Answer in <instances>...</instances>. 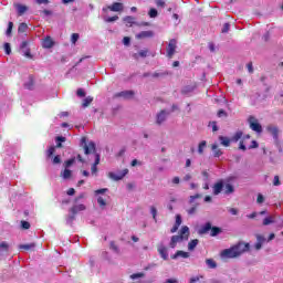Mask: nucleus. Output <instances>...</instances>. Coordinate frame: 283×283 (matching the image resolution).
Masks as SVG:
<instances>
[{
  "label": "nucleus",
  "instance_id": "f257e3e1",
  "mask_svg": "<svg viewBox=\"0 0 283 283\" xmlns=\"http://www.w3.org/2000/svg\"><path fill=\"white\" fill-rule=\"evenodd\" d=\"M248 251H251V243L239 241L229 249L221 251L220 258L222 260H233L235 258H240V255H243V253H248Z\"/></svg>",
  "mask_w": 283,
  "mask_h": 283
},
{
  "label": "nucleus",
  "instance_id": "f03ea898",
  "mask_svg": "<svg viewBox=\"0 0 283 283\" xmlns=\"http://www.w3.org/2000/svg\"><path fill=\"white\" fill-rule=\"evenodd\" d=\"M81 145L83 146L85 156H90V154H94L95 161L91 167V172L98 174V165H101V155L96 153V144L94 142H90L87 144V137H82Z\"/></svg>",
  "mask_w": 283,
  "mask_h": 283
},
{
  "label": "nucleus",
  "instance_id": "7ed1b4c3",
  "mask_svg": "<svg viewBox=\"0 0 283 283\" xmlns=\"http://www.w3.org/2000/svg\"><path fill=\"white\" fill-rule=\"evenodd\" d=\"M189 235H190L189 227L187 226L181 227L179 235L171 237L170 243H169L170 249H176L178 242H185L189 240Z\"/></svg>",
  "mask_w": 283,
  "mask_h": 283
},
{
  "label": "nucleus",
  "instance_id": "20e7f679",
  "mask_svg": "<svg viewBox=\"0 0 283 283\" xmlns=\"http://www.w3.org/2000/svg\"><path fill=\"white\" fill-rule=\"evenodd\" d=\"M211 231L210 235L212 238H216V235H219V233H222V229L218 227H211V222H207L205 226H202L199 229V235H205L206 233H209Z\"/></svg>",
  "mask_w": 283,
  "mask_h": 283
},
{
  "label": "nucleus",
  "instance_id": "39448f33",
  "mask_svg": "<svg viewBox=\"0 0 283 283\" xmlns=\"http://www.w3.org/2000/svg\"><path fill=\"white\" fill-rule=\"evenodd\" d=\"M177 41L176 39H171L168 43V46L166 49L168 59H174V54H176V48H177Z\"/></svg>",
  "mask_w": 283,
  "mask_h": 283
},
{
  "label": "nucleus",
  "instance_id": "423d86ee",
  "mask_svg": "<svg viewBox=\"0 0 283 283\" xmlns=\"http://www.w3.org/2000/svg\"><path fill=\"white\" fill-rule=\"evenodd\" d=\"M249 123H250V129H252V132H256V134H262V125L258 123V119H255V117L250 116Z\"/></svg>",
  "mask_w": 283,
  "mask_h": 283
},
{
  "label": "nucleus",
  "instance_id": "0eeeda50",
  "mask_svg": "<svg viewBox=\"0 0 283 283\" xmlns=\"http://www.w3.org/2000/svg\"><path fill=\"white\" fill-rule=\"evenodd\" d=\"M85 209H86V207H85V205H83V203L73 206V207L70 209V212L72 213V216L70 217L71 220H74L76 213H80V211H85Z\"/></svg>",
  "mask_w": 283,
  "mask_h": 283
},
{
  "label": "nucleus",
  "instance_id": "6e6552de",
  "mask_svg": "<svg viewBox=\"0 0 283 283\" xmlns=\"http://www.w3.org/2000/svg\"><path fill=\"white\" fill-rule=\"evenodd\" d=\"M157 251H158L160 258H163L164 260H169V253L167 252L168 248L165 247L163 243L157 245Z\"/></svg>",
  "mask_w": 283,
  "mask_h": 283
},
{
  "label": "nucleus",
  "instance_id": "1a4fd4ad",
  "mask_svg": "<svg viewBox=\"0 0 283 283\" xmlns=\"http://www.w3.org/2000/svg\"><path fill=\"white\" fill-rule=\"evenodd\" d=\"M213 196H220V193H222V189H224V181L223 180H219L217 181L213 187Z\"/></svg>",
  "mask_w": 283,
  "mask_h": 283
},
{
  "label": "nucleus",
  "instance_id": "9d476101",
  "mask_svg": "<svg viewBox=\"0 0 283 283\" xmlns=\"http://www.w3.org/2000/svg\"><path fill=\"white\" fill-rule=\"evenodd\" d=\"M255 238H256V243L254 244V249L255 251H260V249H262V244L266 242V238H264L263 234H255Z\"/></svg>",
  "mask_w": 283,
  "mask_h": 283
},
{
  "label": "nucleus",
  "instance_id": "9b49d317",
  "mask_svg": "<svg viewBox=\"0 0 283 283\" xmlns=\"http://www.w3.org/2000/svg\"><path fill=\"white\" fill-rule=\"evenodd\" d=\"M135 94L136 93L134 91H122L119 93H116L115 96L116 98H134Z\"/></svg>",
  "mask_w": 283,
  "mask_h": 283
},
{
  "label": "nucleus",
  "instance_id": "f8f14e48",
  "mask_svg": "<svg viewBox=\"0 0 283 283\" xmlns=\"http://www.w3.org/2000/svg\"><path fill=\"white\" fill-rule=\"evenodd\" d=\"M14 8L18 11V17H23L25 12H28V6L21 4V3H14Z\"/></svg>",
  "mask_w": 283,
  "mask_h": 283
},
{
  "label": "nucleus",
  "instance_id": "ddd939ff",
  "mask_svg": "<svg viewBox=\"0 0 283 283\" xmlns=\"http://www.w3.org/2000/svg\"><path fill=\"white\" fill-rule=\"evenodd\" d=\"M166 120H167V112H166V111H160V112L157 114L156 123H157L158 125H163Z\"/></svg>",
  "mask_w": 283,
  "mask_h": 283
},
{
  "label": "nucleus",
  "instance_id": "4468645a",
  "mask_svg": "<svg viewBox=\"0 0 283 283\" xmlns=\"http://www.w3.org/2000/svg\"><path fill=\"white\" fill-rule=\"evenodd\" d=\"M154 36V31H142L136 35V39H151Z\"/></svg>",
  "mask_w": 283,
  "mask_h": 283
},
{
  "label": "nucleus",
  "instance_id": "2eb2a0df",
  "mask_svg": "<svg viewBox=\"0 0 283 283\" xmlns=\"http://www.w3.org/2000/svg\"><path fill=\"white\" fill-rule=\"evenodd\" d=\"M108 10H111V12H123V3L114 2L108 7Z\"/></svg>",
  "mask_w": 283,
  "mask_h": 283
},
{
  "label": "nucleus",
  "instance_id": "dca6fc26",
  "mask_svg": "<svg viewBox=\"0 0 283 283\" xmlns=\"http://www.w3.org/2000/svg\"><path fill=\"white\" fill-rule=\"evenodd\" d=\"M171 260H178V258H189V252H185L182 250H178L175 254H172L171 256Z\"/></svg>",
  "mask_w": 283,
  "mask_h": 283
},
{
  "label": "nucleus",
  "instance_id": "f3484780",
  "mask_svg": "<svg viewBox=\"0 0 283 283\" xmlns=\"http://www.w3.org/2000/svg\"><path fill=\"white\" fill-rule=\"evenodd\" d=\"M42 46L46 50H50V48H54V41L51 36H46L42 43Z\"/></svg>",
  "mask_w": 283,
  "mask_h": 283
},
{
  "label": "nucleus",
  "instance_id": "a211bd4d",
  "mask_svg": "<svg viewBox=\"0 0 283 283\" xmlns=\"http://www.w3.org/2000/svg\"><path fill=\"white\" fill-rule=\"evenodd\" d=\"M223 193H226V196H231V193H234L235 191V188L231 184L223 185Z\"/></svg>",
  "mask_w": 283,
  "mask_h": 283
},
{
  "label": "nucleus",
  "instance_id": "6ab92c4d",
  "mask_svg": "<svg viewBox=\"0 0 283 283\" xmlns=\"http://www.w3.org/2000/svg\"><path fill=\"white\" fill-rule=\"evenodd\" d=\"M127 174H128V170L125 169V170H124V174L120 175V176H116V174L109 172V174H108V177L112 178V180H123V178H125V176H127Z\"/></svg>",
  "mask_w": 283,
  "mask_h": 283
},
{
  "label": "nucleus",
  "instance_id": "aec40b11",
  "mask_svg": "<svg viewBox=\"0 0 283 283\" xmlns=\"http://www.w3.org/2000/svg\"><path fill=\"white\" fill-rule=\"evenodd\" d=\"M268 132L273 136L274 140H277V136L280 134V129H277V127L270 126L268 127Z\"/></svg>",
  "mask_w": 283,
  "mask_h": 283
},
{
  "label": "nucleus",
  "instance_id": "412c9836",
  "mask_svg": "<svg viewBox=\"0 0 283 283\" xmlns=\"http://www.w3.org/2000/svg\"><path fill=\"white\" fill-rule=\"evenodd\" d=\"M36 247V243H27V244H21L19 249H23L24 251H34Z\"/></svg>",
  "mask_w": 283,
  "mask_h": 283
},
{
  "label": "nucleus",
  "instance_id": "4be33fe9",
  "mask_svg": "<svg viewBox=\"0 0 283 283\" xmlns=\"http://www.w3.org/2000/svg\"><path fill=\"white\" fill-rule=\"evenodd\" d=\"M211 149H212V151H213L214 158H220V156H222V150L219 149L218 145L213 144V145L211 146Z\"/></svg>",
  "mask_w": 283,
  "mask_h": 283
},
{
  "label": "nucleus",
  "instance_id": "5701e85b",
  "mask_svg": "<svg viewBox=\"0 0 283 283\" xmlns=\"http://www.w3.org/2000/svg\"><path fill=\"white\" fill-rule=\"evenodd\" d=\"M206 264L208 269H218V263H216V260L213 259H207Z\"/></svg>",
  "mask_w": 283,
  "mask_h": 283
},
{
  "label": "nucleus",
  "instance_id": "b1692460",
  "mask_svg": "<svg viewBox=\"0 0 283 283\" xmlns=\"http://www.w3.org/2000/svg\"><path fill=\"white\" fill-rule=\"evenodd\" d=\"M61 177L64 180H69V178H72V170L65 168L64 171L61 172Z\"/></svg>",
  "mask_w": 283,
  "mask_h": 283
},
{
  "label": "nucleus",
  "instance_id": "393cba45",
  "mask_svg": "<svg viewBox=\"0 0 283 283\" xmlns=\"http://www.w3.org/2000/svg\"><path fill=\"white\" fill-rule=\"evenodd\" d=\"M25 90H33L34 88V77L30 75L29 82L24 84Z\"/></svg>",
  "mask_w": 283,
  "mask_h": 283
},
{
  "label": "nucleus",
  "instance_id": "a878e982",
  "mask_svg": "<svg viewBox=\"0 0 283 283\" xmlns=\"http://www.w3.org/2000/svg\"><path fill=\"white\" fill-rule=\"evenodd\" d=\"M10 249V245L8 244V242L3 241L0 243V253H8Z\"/></svg>",
  "mask_w": 283,
  "mask_h": 283
},
{
  "label": "nucleus",
  "instance_id": "bb28decb",
  "mask_svg": "<svg viewBox=\"0 0 283 283\" xmlns=\"http://www.w3.org/2000/svg\"><path fill=\"white\" fill-rule=\"evenodd\" d=\"M244 135V133H242V130H238L231 138V140L233 143H238V140H240L242 138V136Z\"/></svg>",
  "mask_w": 283,
  "mask_h": 283
},
{
  "label": "nucleus",
  "instance_id": "cd10ccee",
  "mask_svg": "<svg viewBox=\"0 0 283 283\" xmlns=\"http://www.w3.org/2000/svg\"><path fill=\"white\" fill-rule=\"evenodd\" d=\"M219 140L221 142V145H223V147H229V145H231V139H229L228 137L220 136Z\"/></svg>",
  "mask_w": 283,
  "mask_h": 283
},
{
  "label": "nucleus",
  "instance_id": "c85d7f7f",
  "mask_svg": "<svg viewBox=\"0 0 283 283\" xmlns=\"http://www.w3.org/2000/svg\"><path fill=\"white\" fill-rule=\"evenodd\" d=\"M198 239L191 240L188 243V251H193V249H196V247H198Z\"/></svg>",
  "mask_w": 283,
  "mask_h": 283
},
{
  "label": "nucleus",
  "instance_id": "c756f323",
  "mask_svg": "<svg viewBox=\"0 0 283 283\" xmlns=\"http://www.w3.org/2000/svg\"><path fill=\"white\" fill-rule=\"evenodd\" d=\"M18 32L23 34V32H28V24L25 22H22L18 27Z\"/></svg>",
  "mask_w": 283,
  "mask_h": 283
},
{
  "label": "nucleus",
  "instance_id": "7c9ffc66",
  "mask_svg": "<svg viewBox=\"0 0 283 283\" xmlns=\"http://www.w3.org/2000/svg\"><path fill=\"white\" fill-rule=\"evenodd\" d=\"M94 101V97H86L83 99L82 107H90L92 105V102Z\"/></svg>",
  "mask_w": 283,
  "mask_h": 283
},
{
  "label": "nucleus",
  "instance_id": "2f4dec72",
  "mask_svg": "<svg viewBox=\"0 0 283 283\" xmlns=\"http://www.w3.org/2000/svg\"><path fill=\"white\" fill-rule=\"evenodd\" d=\"M273 222H275V220L273 219L272 216L266 217V218L263 220V227H269V224H273Z\"/></svg>",
  "mask_w": 283,
  "mask_h": 283
},
{
  "label": "nucleus",
  "instance_id": "473e14b6",
  "mask_svg": "<svg viewBox=\"0 0 283 283\" xmlns=\"http://www.w3.org/2000/svg\"><path fill=\"white\" fill-rule=\"evenodd\" d=\"M205 147H207V142L202 140L198 146V154H205Z\"/></svg>",
  "mask_w": 283,
  "mask_h": 283
},
{
  "label": "nucleus",
  "instance_id": "72a5a7b5",
  "mask_svg": "<svg viewBox=\"0 0 283 283\" xmlns=\"http://www.w3.org/2000/svg\"><path fill=\"white\" fill-rule=\"evenodd\" d=\"M97 205H99V207L104 209V207H107V201L103 197H98Z\"/></svg>",
  "mask_w": 283,
  "mask_h": 283
},
{
  "label": "nucleus",
  "instance_id": "f704fd0d",
  "mask_svg": "<svg viewBox=\"0 0 283 283\" xmlns=\"http://www.w3.org/2000/svg\"><path fill=\"white\" fill-rule=\"evenodd\" d=\"M74 163H76V158H71V159H67L65 163H64V167L65 169L70 168Z\"/></svg>",
  "mask_w": 283,
  "mask_h": 283
},
{
  "label": "nucleus",
  "instance_id": "c9c22d12",
  "mask_svg": "<svg viewBox=\"0 0 283 283\" xmlns=\"http://www.w3.org/2000/svg\"><path fill=\"white\" fill-rule=\"evenodd\" d=\"M160 76H169V72H163V73H158V72H155L153 73V78H160Z\"/></svg>",
  "mask_w": 283,
  "mask_h": 283
},
{
  "label": "nucleus",
  "instance_id": "e433bc0d",
  "mask_svg": "<svg viewBox=\"0 0 283 283\" xmlns=\"http://www.w3.org/2000/svg\"><path fill=\"white\" fill-rule=\"evenodd\" d=\"M148 15L150 17V19H156V17H158V10L151 8L148 12Z\"/></svg>",
  "mask_w": 283,
  "mask_h": 283
},
{
  "label": "nucleus",
  "instance_id": "4c0bfd02",
  "mask_svg": "<svg viewBox=\"0 0 283 283\" xmlns=\"http://www.w3.org/2000/svg\"><path fill=\"white\" fill-rule=\"evenodd\" d=\"M54 151H56V147L51 146L46 151L48 158H52V156H54Z\"/></svg>",
  "mask_w": 283,
  "mask_h": 283
},
{
  "label": "nucleus",
  "instance_id": "58836bf2",
  "mask_svg": "<svg viewBox=\"0 0 283 283\" xmlns=\"http://www.w3.org/2000/svg\"><path fill=\"white\" fill-rule=\"evenodd\" d=\"M14 28V23L13 22H9L8 23V28H7V36H10V34H12V29Z\"/></svg>",
  "mask_w": 283,
  "mask_h": 283
},
{
  "label": "nucleus",
  "instance_id": "ea45409f",
  "mask_svg": "<svg viewBox=\"0 0 283 283\" xmlns=\"http://www.w3.org/2000/svg\"><path fill=\"white\" fill-rule=\"evenodd\" d=\"M138 277H145V273L138 272L130 275V280H138Z\"/></svg>",
  "mask_w": 283,
  "mask_h": 283
},
{
  "label": "nucleus",
  "instance_id": "a19ab883",
  "mask_svg": "<svg viewBox=\"0 0 283 283\" xmlns=\"http://www.w3.org/2000/svg\"><path fill=\"white\" fill-rule=\"evenodd\" d=\"M4 52L6 54L10 55L12 54V48L10 46V43H4Z\"/></svg>",
  "mask_w": 283,
  "mask_h": 283
},
{
  "label": "nucleus",
  "instance_id": "79ce46f5",
  "mask_svg": "<svg viewBox=\"0 0 283 283\" xmlns=\"http://www.w3.org/2000/svg\"><path fill=\"white\" fill-rule=\"evenodd\" d=\"M107 191H109V189L107 188H101L94 191L95 196H101V193H107Z\"/></svg>",
  "mask_w": 283,
  "mask_h": 283
},
{
  "label": "nucleus",
  "instance_id": "37998d69",
  "mask_svg": "<svg viewBox=\"0 0 283 283\" xmlns=\"http://www.w3.org/2000/svg\"><path fill=\"white\" fill-rule=\"evenodd\" d=\"M229 30H231V24L224 23L221 32H222V34H227V32H229Z\"/></svg>",
  "mask_w": 283,
  "mask_h": 283
},
{
  "label": "nucleus",
  "instance_id": "c03bdc74",
  "mask_svg": "<svg viewBox=\"0 0 283 283\" xmlns=\"http://www.w3.org/2000/svg\"><path fill=\"white\" fill-rule=\"evenodd\" d=\"M78 39H80L78 33H73L71 35V43L76 44V41H78Z\"/></svg>",
  "mask_w": 283,
  "mask_h": 283
},
{
  "label": "nucleus",
  "instance_id": "a18cd8bd",
  "mask_svg": "<svg viewBox=\"0 0 283 283\" xmlns=\"http://www.w3.org/2000/svg\"><path fill=\"white\" fill-rule=\"evenodd\" d=\"M150 213L154 218V220H156V216H158V210L156 209V207H150Z\"/></svg>",
  "mask_w": 283,
  "mask_h": 283
},
{
  "label": "nucleus",
  "instance_id": "49530a36",
  "mask_svg": "<svg viewBox=\"0 0 283 283\" xmlns=\"http://www.w3.org/2000/svg\"><path fill=\"white\" fill-rule=\"evenodd\" d=\"M157 8H165L166 3L165 0H155Z\"/></svg>",
  "mask_w": 283,
  "mask_h": 283
},
{
  "label": "nucleus",
  "instance_id": "de8ad7c7",
  "mask_svg": "<svg viewBox=\"0 0 283 283\" xmlns=\"http://www.w3.org/2000/svg\"><path fill=\"white\" fill-rule=\"evenodd\" d=\"M175 224H176L177 227H180V224H182V217H181L180 214H177V216H176V222H175Z\"/></svg>",
  "mask_w": 283,
  "mask_h": 283
},
{
  "label": "nucleus",
  "instance_id": "09e8293b",
  "mask_svg": "<svg viewBox=\"0 0 283 283\" xmlns=\"http://www.w3.org/2000/svg\"><path fill=\"white\" fill-rule=\"evenodd\" d=\"M105 21L106 23H114V21H118V15L109 17Z\"/></svg>",
  "mask_w": 283,
  "mask_h": 283
},
{
  "label": "nucleus",
  "instance_id": "8fccbe9b",
  "mask_svg": "<svg viewBox=\"0 0 283 283\" xmlns=\"http://www.w3.org/2000/svg\"><path fill=\"white\" fill-rule=\"evenodd\" d=\"M256 202H258V205H262V202H264V196L262 193L258 195Z\"/></svg>",
  "mask_w": 283,
  "mask_h": 283
},
{
  "label": "nucleus",
  "instance_id": "3c124183",
  "mask_svg": "<svg viewBox=\"0 0 283 283\" xmlns=\"http://www.w3.org/2000/svg\"><path fill=\"white\" fill-rule=\"evenodd\" d=\"M273 185H274V187H280V185H281L280 176H274Z\"/></svg>",
  "mask_w": 283,
  "mask_h": 283
},
{
  "label": "nucleus",
  "instance_id": "603ef678",
  "mask_svg": "<svg viewBox=\"0 0 283 283\" xmlns=\"http://www.w3.org/2000/svg\"><path fill=\"white\" fill-rule=\"evenodd\" d=\"M21 227H22V229L28 230V229H30V222L21 221Z\"/></svg>",
  "mask_w": 283,
  "mask_h": 283
},
{
  "label": "nucleus",
  "instance_id": "864d4df0",
  "mask_svg": "<svg viewBox=\"0 0 283 283\" xmlns=\"http://www.w3.org/2000/svg\"><path fill=\"white\" fill-rule=\"evenodd\" d=\"M76 95L80 96L81 98L85 97V91H83V88H78L76 91Z\"/></svg>",
  "mask_w": 283,
  "mask_h": 283
},
{
  "label": "nucleus",
  "instance_id": "5fc2aeb1",
  "mask_svg": "<svg viewBox=\"0 0 283 283\" xmlns=\"http://www.w3.org/2000/svg\"><path fill=\"white\" fill-rule=\"evenodd\" d=\"M260 147V144H258L255 140H252V144L249 146V149H258Z\"/></svg>",
  "mask_w": 283,
  "mask_h": 283
},
{
  "label": "nucleus",
  "instance_id": "6e6d98bb",
  "mask_svg": "<svg viewBox=\"0 0 283 283\" xmlns=\"http://www.w3.org/2000/svg\"><path fill=\"white\" fill-rule=\"evenodd\" d=\"M247 69H248V72H249L250 74H253V62H249V63L247 64Z\"/></svg>",
  "mask_w": 283,
  "mask_h": 283
},
{
  "label": "nucleus",
  "instance_id": "4d7b16f0",
  "mask_svg": "<svg viewBox=\"0 0 283 283\" xmlns=\"http://www.w3.org/2000/svg\"><path fill=\"white\" fill-rule=\"evenodd\" d=\"M53 165H61V156L56 155V156L53 158Z\"/></svg>",
  "mask_w": 283,
  "mask_h": 283
},
{
  "label": "nucleus",
  "instance_id": "13d9d810",
  "mask_svg": "<svg viewBox=\"0 0 283 283\" xmlns=\"http://www.w3.org/2000/svg\"><path fill=\"white\" fill-rule=\"evenodd\" d=\"M196 211H198V207L193 206L188 210L189 216H193V213H196Z\"/></svg>",
  "mask_w": 283,
  "mask_h": 283
},
{
  "label": "nucleus",
  "instance_id": "bf43d9fd",
  "mask_svg": "<svg viewBox=\"0 0 283 283\" xmlns=\"http://www.w3.org/2000/svg\"><path fill=\"white\" fill-rule=\"evenodd\" d=\"M239 149H241L242 151H245L247 146L244 145V139H242L239 144Z\"/></svg>",
  "mask_w": 283,
  "mask_h": 283
},
{
  "label": "nucleus",
  "instance_id": "052dcab7",
  "mask_svg": "<svg viewBox=\"0 0 283 283\" xmlns=\"http://www.w3.org/2000/svg\"><path fill=\"white\" fill-rule=\"evenodd\" d=\"M111 249H113V251L118 253V245H116V243L114 241L111 242Z\"/></svg>",
  "mask_w": 283,
  "mask_h": 283
},
{
  "label": "nucleus",
  "instance_id": "680f3d73",
  "mask_svg": "<svg viewBox=\"0 0 283 283\" xmlns=\"http://www.w3.org/2000/svg\"><path fill=\"white\" fill-rule=\"evenodd\" d=\"M130 41H132V39H130L129 36H125V38L123 39L124 45H129Z\"/></svg>",
  "mask_w": 283,
  "mask_h": 283
},
{
  "label": "nucleus",
  "instance_id": "e2e57ef3",
  "mask_svg": "<svg viewBox=\"0 0 283 283\" xmlns=\"http://www.w3.org/2000/svg\"><path fill=\"white\" fill-rule=\"evenodd\" d=\"M217 116H218L219 118H222V116H227V112H224V109H220V111L218 112Z\"/></svg>",
  "mask_w": 283,
  "mask_h": 283
},
{
  "label": "nucleus",
  "instance_id": "0e129e2a",
  "mask_svg": "<svg viewBox=\"0 0 283 283\" xmlns=\"http://www.w3.org/2000/svg\"><path fill=\"white\" fill-rule=\"evenodd\" d=\"M24 56H25L27 59H32V53L30 52V49H27V50H25Z\"/></svg>",
  "mask_w": 283,
  "mask_h": 283
},
{
  "label": "nucleus",
  "instance_id": "69168bd1",
  "mask_svg": "<svg viewBox=\"0 0 283 283\" xmlns=\"http://www.w3.org/2000/svg\"><path fill=\"white\" fill-rule=\"evenodd\" d=\"M147 50H142V51H139V56H142V59H145L146 56H147Z\"/></svg>",
  "mask_w": 283,
  "mask_h": 283
},
{
  "label": "nucleus",
  "instance_id": "338daca9",
  "mask_svg": "<svg viewBox=\"0 0 283 283\" xmlns=\"http://www.w3.org/2000/svg\"><path fill=\"white\" fill-rule=\"evenodd\" d=\"M125 23H134V18L133 17H126L124 18Z\"/></svg>",
  "mask_w": 283,
  "mask_h": 283
},
{
  "label": "nucleus",
  "instance_id": "774afa93",
  "mask_svg": "<svg viewBox=\"0 0 283 283\" xmlns=\"http://www.w3.org/2000/svg\"><path fill=\"white\" fill-rule=\"evenodd\" d=\"M55 140H56V143H65L66 138L63 137V136H57V137L55 138Z\"/></svg>",
  "mask_w": 283,
  "mask_h": 283
}]
</instances>
